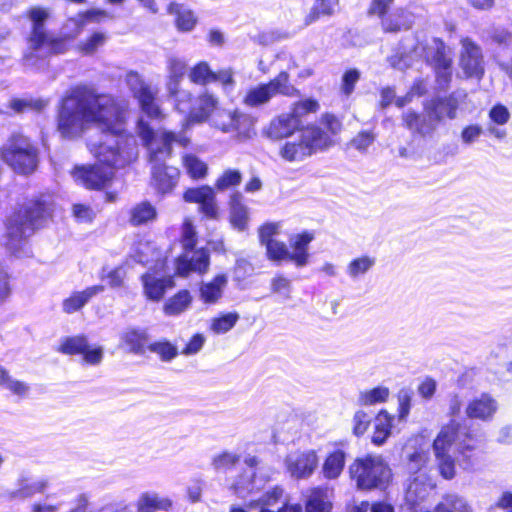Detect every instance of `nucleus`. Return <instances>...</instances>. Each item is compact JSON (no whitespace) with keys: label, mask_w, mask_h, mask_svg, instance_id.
I'll use <instances>...</instances> for the list:
<instances>
[{"label":"nucleus","mask_w":512,"mask_h":512,"mask_svg":"<svg viewBox=\"0 0 512 512\" xmlns=\"http://www.w3.org/2000/svg\"><path fill=\"white\" fill-rule=\"evenodd\" d=\"M122 113L123 99L77 89L63 98L57 129L63 138L75 139L91 124L100 127L102 123L122 119Z\"/></svg>","instance_id":"nucleus-1"},{"label":"nucleus","mask_w":512,"mask_h":512,"mask_svg":"<svg viewBox=\"0 0 512 512\" xmlns=\"http://www.w3.org/2000/svg\"><path fill=\"white\" fill-rule=\"evenodd\" d=\"M122 113L123 99L77 89L63 98L57 129L63 138L75 139L91 124L100 127L102 123L122 119Z\"/></svg>","instance_id":"nucleus-2"},{"label":"nucleus","mask_w":512,"mask_h":512,"mask_svg":"<svg viewBox=\"0 0 512 512\" xmlns=\"http://www.w3.org/2000/svg\"><path fill=\"white\" fill-rule=\"evenodd\" d=\"M128 114V102L123 100L122 119L102 123L99 127L101 132L96 137H90L87 142L89 151L99 163L113 170L125 167L138 155L135 139L124 129Z\"/></svg>","instance_id":"nucleus-3"},{"label":"nucleus","mask_w":512,"mask_h":512,"mask_svg":"<svg viewBox=\"0 0 512 512\" xmlns=\"http://www.w3.org/2000/svg\"><path fill=\"white\" fill-rule=\"evenodd\" d=\"M136 132L148 148L150 162L153 163V187L161 194L170 193L176 186L180 173L177 168L162 165L160 162L170 156L172 143L186 146L189 143L188 138L182 134L177 135L169 131H163L156 135L143 119L138 120Z\"/></svg>","instance_id":"nucleus-4"},{"label":"nucleus","mask_w":512,"mask_h":512,"mask_svg":"<svg viewBox=\"0 0 512 512\" xmlns=\"http://www.w3.org/2000/svg\"><path fill=\"white\" fill-rule=\"evenodd\" d=\"M455 444L459 453L465 454L475 449L473 437L462 428L461 424L451 420L442 426L433 441V453L440 475L445 479H453L456 475L455 460L450 455V449Z\"/></svg>","instance_id":"nucleus-5"},{"label":"nucleus","mask_w":512,"mask_h":512,"mask_svg":"<svg viewBox=\"0 0 512 512\" xmlns=\"http://www.w3.org/2000/svg\"><path fill=\"white\" fill-rule=\"evenodd\" d=\"M32 22V32L28 40V49L24 55L25 64L39 67L50 54H59L66 51L67 46L62 38H52L47 35L44 22L49 18L50 12L46 8L32 7L27 12Z\"/></svg>","instance_id":"nucleus-6"},{"label":"nucleus","mask_w":512,"mask_h":512,"mask_svg":"<svg viewBox=\"0 0 512 512\" xmlns=\"http://www.w3.org/2000/svg\"><path fill=\"white\" fill-rule=\"evenodd\" d=\"M51 215V207L46 200L30 201L23 211L13 215L7 224L6 245L17 253L25 239Z\"/></svg>","instance_id":"nucleus-7"},{"label":"nucleus","mask_w":512,"mask_h":512,"mask_svg":"<svg viewBox=\"0 0 512 512\" xmlns=\"http://www.w3.org/2000/svg\"><path fill=\"white\" fill-rule=\"evenodd\" d=\"M332 145L328 133L316 126H308L301 130L297 139L285 142L279 154L287 162H299L318 150Z\"/></svg>","instance_id":"nucleus-8"},{"label":"nucleus","mask_w":512,"mask_h":512,"mask_svg":"<svg viewBox=\"0 0 512 512\" xmlns=\"http://www.w3.org/2000/svg\"><path fill=\"white\" fill-rule=\"evenodd\" d=\"M351 478L359 489H382L391 479V470L381 456L367 455L349 467Z\"/></svg>","instance_id":"nucleus-9"},{"label":"nucleus","mask_w":512,"mask_h":512,"mask_svg":"<svg viewBox=\"0 0 512 512\" xmlns=\"http://www.w3.org/2000/svg\"><path fill=\"white\" fill-rule=\"evenodd\" d=\"M276 95L299 97L300 91L290 82L287 70L281 71L267 83L250 87L242 98V103L250 108L267 105Z\"/></svg>","instance_id":"nucleus-10"},{"label":"nucleus","mask_w":512,"mask_h":512,"mask_svg":"<svg viewBox=\"0 0 512 512\" xmlns=\"http://www.w3.org/2000/svg\"><path fill=\"white\" fill-rule=\"evenodd\" d=\"M2 160L19 174L32 173L38 163L37 149L29 139L21 134H14L1 151Z\"/></svg>","instance_id":"nucleus-11"},{"label":"nucleus","mask_w":512,"mask_h":512,"mask_svg":"<svg viewBox=\"0 0 512 512\" xmlns=\"http://www.w3.org/2000/svg\"><path fill=\"white\" fill-rule=\"evenodd\" d=\"M210 126L238 140H247L255 135V119L239 109L220 108L214 112Z\"/></svg>","instance_id":"nucleus-12"},{"label":"nucleus","mask_w":512,"mask_h":512,"mask_svg":"<svg viewBox=\"0 0 512 512\" xmlns=\"http://www.w3.org/2000/svg\"><path fill=\"white\" fill-rule=\"evenodd\" d=\"M283 465L291 478L308 479L316 471L319 457L314 449L294 450L286 454Z\"/></svg>","instance_id":"nucleus-13"},{"label":"nucleus","mask_w":512,"mask_h":512,"mask_svg":"<svg viewBox=\"0 0 512 512\" xmlns=\"http://www.w3.org/2000/svg\"><path fill=\"white\" fill-rule=\"evenodd\" d=\"M125 83L133 97L138 100L143 113L151 118H157L160 116V109L155 103L156 92L148 83L145 82L138 72H127L125 75Z\"/></svg>","instance_id":"nucleus-14"},{"label":"nucleus","mask_w":512,"mask_h":512,"mask_svg":"<svg viewBox=\"0 0 512 512\" xmlns=\"http://www.w3.org/2000/svg\"><path fill=\"white\" fill-rule=\"evenodd\" d=\"M57 351L66 355L80 354L83 362L92 366L99 365L104 357L103 347L90 346L88 338L83 334L63 338Z\"/></svg>","instance_id":"nucleus-15"},{"label":"nucleus","mask_w":512,"mask_h":512,"mask_svg":"<svg viewBox=\"0 0 512 512\" xmlns=\"http://www.w3.org/2000/svg\"><path fill=\"white\" fill-rule=\"evenodd\" d=\"M74 180L87 189L100 190L105 188L114 176V170L101 163L95 165L76 166L72 171Z\"/></svg>","instance_id":"nucleus-16"},{"label":"nucleus","mask_w":512,"mask_h":512,"mask_svg":"<svg viewBox=\"0 0 512 512\" xmlns=\"http://www.w3.org/2000/svg\"><path fill=\"white\" fill-rule=\"evenodd\" d=\"M219 109V99L212 93L204 91L194 100L191 110L185 117L184 126L210 122L212 115Z\"/></svg>","instance_id":"nucleus-17"},{"label":"nucleus","mask_w":512,"mask_h":512,"mask_svg":"<svg viewBox=\"0 0 512 512\" xmlns=\"http://www.w3.org/2000/svg\"><path fill=\"white\" fill-rule=\"evenodd\" d=\"M426 58L434 65L439 84L444 87L451 79L452 60L447 53V48L439 39H434L426 52Z\"/></svg>","instance_id":"nucleus-18"},{"label":"nucleus","mask_w":512,"mask_h":512,"mask_svg":"<svg viewBox=\"0 0 512 512\" xmlns=\"http://www.w3.org/2000/svg\"><path fill=\"white\" fill-rule=\"evenodd\" d=\"M47 487V479H33L28 474L23 473L17 479L16 488L6 490L2 493V497L8 501L25 500L43 493Z\"/></svg>","instance_id":"nucleus-19"},{"label":"nucleus","mask_w":512,"mask_h":512,"mask_svg":"<svg viewBox=\"0 0 512 512\" xmlns=\"http://www.w3.org/2000/svg\"><path fill=\"white\" fill-rule=\"evenodd\" d=\"M209 265L210 258L207 250H185V253L176 260V271L181 276H187L191 272L203 274L208 271Z\"/></svg>","instance_id":"nucleus-20"},{"label":"nucleus","mask_w":512,"mask_h":512,"mask_svg":"<svg viewBox=\"0 0 512 512\" xmlns=\"http://www.w3.org/2000/svg\"><path fill=\"white\" fill-rule=\"evenodd\" d=\"M461 43V68L468 77L480 78L484 73L483 59L480 48L468 38L463 39Z\"/></svg>","instance_id":"nucleus-21"},{"label":"nucleus","mask_w":512,"mask_h":512,"mask_svg":"<svg viewBox=\"0 0 512 512\" xmlns=\"http://www.w3.org/2000/svg\"><path fill=\"white\" fill-rule=\"evenodd\" d=\"M459 106V101L454 95L445 98L433 99L425 104V112L434 122L441 121L444 117L454 119Z\"/></svg>","instance_id":"nucleus-22"},{"label":"nucleus","mask_w":512,"mask_h":512,"mask_svg":"<svg viewBox=\"0 0 512 512\" xmlns=\"http://www.w3.org/2000/svg\"><path fill=\"white\" fill-rule=\"evenodd\" d=\"M300 128L298 120L289 113H283L274 118L264 133L267 137L273 140H279L290 137L296 130Z\"/></svg>","instance_id":"nucleus-23"},{"label":"nucleus","mask_w":512,"mask_h":512,"mask_svg":"<svg viewBox=\"0 0 512 512\" xmlns=\"http://www.w3.org/2000/svg\"><path fill=\"white\" fill-rule=\"evenodd\" d=\"M498 409L497 402L488 394L472 399L465 408V414L470 419L490 420Z\"/></svg>","instance_id":"nucleus-24"},{"label":"nucleus","mask_w":512,"mask_h":512,"mask_svg":"<svg viewBox=\"0 0 512 512\" xmlns=\"http://www.w3.org/2000/svg\"><path fill=\"white\" fill-rule=\"evenodd\" d=\"M103 285H93L82 291H74L62 301L61 307L64 313L73 314L81 310L93 297L102 293Z\"/></svg>","instance_id":"nucleus-25"},{"label":"nucleus","mask_w":512,"mask_h":512,"mask_svg":"<svg viewBox=\"0 0 512 512\" xmlns=\"http://www.w3.org/2000/svg\"><path fill=\"white\" fill-rule=\"evenodd\" d=\"M144 295L148 300L160 301L168 289L173 288L174 281L171 277H156L152 274H144L142 277Z\"/></svg>","instance_id":"nucleus-26"},{"label":"nucleus","mask_w":512,"mask_h":512,"mask_svg":"<svg viewBox=\"0 0 512 512\" xmlns=\"http://www.w3.org/2000/svg\"><path fill=\"white\" fill-rule=\"evenodd\" d=\"M105 16V11L92 9L86 11L83 14H79L77 17L70 18L63 26V37L65 39H74L81 33L87 22H97Z\"/></svg>","instance_id":"nucleus-27"},{"label":"nucleus","mask_w":512,"mask_h":512,"mask_svg":"<svg viewBox=\"0 0 512 512\" xmlns=\"http://www.w3.org/2000/svg\"><path fill=\"white\" fill-rule=\"evenodd\" d=\"M173 502L170 498L161 496L154 491L141 493L136 501L137 512L169 511Z\"/></svg>","instance_id":"nucleus-28"},{"label":"nucleus","mask_w":512,"mask_h":512,"mask_svg":"<svg viewBox=\"0 0 512 512\" xmlns=\"http://www.w3.org/2000/svg\"><path fill=\"white\" fill-rule=\"evenodd\" d=\"M258 463L259 460L255 456H250L245 459V464L248 466V468L241 475H239L232 484V489L238 496L244 497L246 494L251 493L256 488L254 483V469Z\"/></svg>","instance_id":"nucleus-29"},{"label":"nucleus","mask_w":512,"mask_h":512,"mask_svg":"<svg viewBox=\"0 0 512 512\" xmlns=\"http://www.w3.org/2000/svg\"><path fill=\"white\" fill-rule=\"evenodd\" d=\"M228 282L226 274H218L211 281L202 283L200 286V298L206 304L216 303L223 294Z\"/></svg>","instance_id":"nucleus-30"},{"label":"nucleus","mask_w":512,"mask_h":512,"mask_svg":"<svg viewBox=\"0 0 512 512\" xmlns=\"http://www.w3.org/2000/svg\"><path fill=\"white\" fill-rule=\"evenodd\" d=\"M249 221L247 206L243 203V196L234 193L230 198V222L232 226L240 231L246 229Z\"/></svg>","instance_id":"nucleus-31"},{"label":"nucleus","mask_w":512,"mask_h":512,"mask_svg":"<svg viewBox=\"0 0 512 512\" xmlns=\"http://www.w3.org/2000/svg\"><path fill=\"white\" fill-rule=\"evenodd\" d=\"M394 417L386 410H381L374 420V431L371 441L375 445H382L390 437Z\"/></svg>","instance_id":"nucleus-32"},{"label":"nucleus","mask_w":512,"mask_h":512,"mask_svg":"<svg viewBox=\"0 0 512 512\" xmlns=\"http://www.w3.org/2000/svg\"><path fill=\"white\" fill-rule=\"evenodd\" d=\"M346 454L342 450H335L327 455L325 458L321 472L324 478L332 480L337 479L345 466Z\"/></svg>","instance_id":"nucleus-33"},{"label":"nucleus","mask_w":512,"mask_h":512,"mask_svg":"<svg viewBox=\"0 0 512 512\" xmlns=\"http://www.w3.org/2000/svg\"><path fill=\"white\" fill-rule=\"evenodd\" d=\"M167 92L169 97L174 100V108L181 113L188 114L195 100L192 93L181 89L180 84L174 81L167 83Z\"/></svg>","instance_id":"nucleus-34"},{"label":"nucleus","mask_w":512,"mask_h":512,"mask_svg":"<svg viewBox=\"0 0 512 512\" xmlns=\"http://www.w3.org/2000/svg\"><path fill=\"white\" fill-rule=\"evenodd\" d=\"M413 23V16L405 9H396L387 17L382 19V26L386 32H398L402 29H409Z\"/></svg>","instance_id":"nucleus-35"},{"label":"nucleus","mask_w":512,"mask_h":512,"mask_svg":"<svg viewBox=\"0 0 512 512\" xmlns=\"http://www.w3.org/2000/svg\"><path fill=\"white\" fill-rule=\"evenodd\" d=\"M313 236L309 233H303L295 236L290 240V246L293 249L291 252V261L298 267L305 266L308 263V245L312 241Z\"/></svg>","instance_id":"nucleus-36"},{"label":"nucleus","mask_w":512,"mask_h":512,"mask_svg":"<svg viewBox=\"0 0 512 512\" xmlns=\"http://www.w3.org/2000/svg\"><path fill=\"white\" fill-rule=\"evenodd\" d=\"M376 264V258L370 255H361L353 258L346 266V274L351 280L364 277Z\"/></svg>","instance_id":"nucleus-37"},{"label":"nucleus","mask_w":512,"mask_h":512,"mask_svg":"<svg viewBox=\"0 0 512 512\" xmlns=\"http://www.w3.org/2000/svg\"><path fill=\"white\" fill-rule=\"evenodd\" d=\"M122 342L136 354H143L148 342V334L143 329L128 328L121 335Z\"/></svg>","instance_id":"nucleus-38"},{"label":"nucleus","mask_w":512,"mask_h":512,"mask_svg":"<svg viewBox=\"0 0 512 512\" xmlns=\"http://www.w3.org/2000/svg\"><path fill=\"white\" fill-rule=\"evenodd\" d=\"M49 101L42 98L22 97L12 98L9 101L8 108L15 114L25 112H40L48 106Z\"/></svg>","instance_id":"nucleus-39"},{"label":"nucleus","mask_w":512,"mask_h":512,"mask_svg":"<svg viewBox=\"0 0 512 512\" xmlns=\"http://www.w3.org/2000/svg\"><path fill=\"white\" fill-rule=\"evenodd\" d=\"M192 303V296L188 290H181L170 297L163 306L167 316H176L186 311Z\"/></svg>","instance_id":"nucleus-40"},{"label":"nucleus","mask_w":512,"mask_h":512,"mask_svg":"<svg viewBox=\"0 0 512 512\" xmlns=\"http://www.w3.org/2000/svg\"><path fill=\"white\" fill-rule=\"evenodd\" d=\"M332 503L327 489L314 488L306 503V512H330Z\"/></svg>","instance_id":"nucleus-41"},{"label":"nucleus","mask_w":512,"mask_h":512,"mask_svg":"<svg viewBox=\"0 0 512 512\" xmlns=\"http://www.w3.org/2000/svg\"><path fill=\"white\" fill-rule=\"evenodd\" d=\"M156 217V208L151 203L143 201L131 209L129 221L132 225L138 226L152 222Z\"/></svg>","instance_id":"nucleus-42"},{"label":"nucleus","mask_w":512,"mask_h":512,"mask_svg":"<svg viewBox=\"0 0 512 512\" xmlns=\"http://www.w3.org/2000/svg\"><path fill=\"white\" fill-rule=\"evenodd\" d=\"M403 122L405 126L414 132L419 133L420 135H427L434 131L435 124H433V120L427 121L425 118H422L420 115L413 111H407L402 116Z\"/></svg>","instance_id":"nucleus-43"},{"label":"nucleus","mask_w":512,"mask_h":512,"mask_svg":"<svg viewBox=\"0 0 512 512\" xmlns=\"http://www.w3.org/2000/svg\"><path fill=\"white\" fill-rule=\"evenodd\" d=\"M390 396V390L385 386H377L372 389L360 391L358 404L361 406H373L385 403Z\"/></svg>","instance_id":"nucleus-44"},{"label":"nucleus","mask_w":512,"mask_h":512,"mask_svg":"<svg viewBox=\"0 0 512 512\" xmlns=\"http://www.w3.org/2000/svg\"><path fill=\"white\" fill-rule=\"evenodd\" d=\"M168 11L171 14H176V25L177 28L181 31H191L196 25V17L193 12L183 5L177 3H171L169 5Z\"/></svg>","instance_id":"nucleus-45"},{"label":"nucleus","mask_w":512,"mask_h":512,"mask_svg":"<svg viewBox=\"0 0 512 512\" xmlns=\"http://www.w3.org/2000/svg\"><path fill=\"white\" fill-rule=\"evenodd\" d=\"M160 252L150 242L140 241L134 248L132 258L142 265H148L159 258Z\"/></svg>","instance_id":"nucleus-46"},{"label":"nucleus","mask_w":512,"mask_h":512,"mask_svg":"<svg viewBox=\"0 0 512 512\" xmlns=\"http://www.w3.org/2000/svg\"><path fill=\"white\" fill-rule=\"evenodd\" d=\"M182 163L187 174L193 179L204 178L207 174V164L194 154L183 155Z\"/></svg>","instance_id":"nucleus-47"},{"label":"nucleus","mask_w":512,"mask_h":512,"mask_svg":"<svg viewBox=\"0 0 512 512\" xmlns=\"http://www.w3.org/2000/svg\"><path fill=\"white\" fill-rule=\"evenodd\" d=\"M300 436L299 421L296 418L290 419L279 428L274 434L275 443L289 444L295 442Z\"/></svg>","instance_id":"nucleus-48"},{"label":"nucleus","mask_w":512,"mask_h":512,"mask_svg":"<svg viewBox=\"0 0 512 512\" xmlns=\"http://www.w3.org/2000/svg\"><path fill=\"white\" fill-rule=\"evenodd\" d=\"M435 512H472V509L465 499L451 494L443 497Z\"/></svg>","instance_id":"nucleus-49"},{"label":"nucleus","mask_w":512,"mask_h":512,"mask_svg":"<svg viewBox=\"0 0 512 512\" xmlns=\"http://www.w3.org/2000/svg\"><path fill=\"white\" fill-rule=\"evenodd\" d=\"M430 488L431 486L429 484L424 483L419 477H416L409 483L405 499L410 505L414 506L428 496Z\"/></svg>","instance_id":"nucleus-50"},{"label":"nucleus","mask_w":512,"mask_h":512,"mask_svg":"<svg viewBox=\"0 0 512 512\" xmlns=\"http://www.w3.org/2000/svg\"><path fill=\"white\" fill-rule=\"evenodd\" d=\"M283 493L284 490L281 487L276 486L264 493L258 500L250 501L247 504V507L250 509H262V507H267L270 509L279 502V500L283 497Z\"/></svg>","instance_id":"nucleus-51"},{"label":"nucleus","mask_w":512,"mask_h":512,"mask_svg":"<svg viewBox=\"0 0 512 512\" xmlns=\"http://www.w3.org/2000/svg\"><path fill=\"white\" fill-rule=\"evenodd\" d=\"M214 71L207 62H199L193 66L188 74L190 81L197 85H206L213 82Z\"/></svg>","instance_id":"nucleus-52"},{"label":"nucleus","mask_w":512,"mask_h":512,"mask_svg":"<svg viewBox=\"0 0 512 512\" xmlns=\"http://www.w3.org/2000/svg\"><path fill=\"white\" fill-rule=\"evenodd\" d=\"M238 320L239 314L236 312L223 314L220 317L212 319L210 329L215 334H223L230 331Z\"/></svg>","instance_id":"nucleus-53"},{"label":"nucleus","mask_w":512,"mask_h":512,"mask_svg":"<svg viewBox=\"0 0 512 512\" xmlns=\"http://www.w3.org/2000/svg\"><path fill=\"white\" fill-rule=\"evenodd\" d=\"M107 40V36L103 32H95L89 38L78 43V50L85 55L94 54L102 47Z\"/></svg>","instance_id":"nucleus-54"},{"label":"nucleus","mask_w":512,"mask_h":512,"mask_svg":"<svg viewBox=\"0 0 512 512\" xmlns=\"http://www.w3.org/2000/svg\"><path fill=\"white\" fill-rule=\"evenodd\" d=\"M266 254L269 260L279 262L291 260V252L284 242L278 240L270 241L266 245Z\"/></svg>","instance_id":"nucleus-55"},{"label":"nucleus","mask_w":512,"mask_h":512,"mask_svg":"<svg viewBox=\"0 0 512 512\" xmlns=\"http://www.w3.org/2000/svg\"><path fill=\"white\" fill-rule=\"evenodd\" d=\"M319 109V103L311 98L304 99L298 102H295L292 107L290 113L294 116L296 120H298L299 125L302 124V118L309 113H315Z\"/></svg>","instance_id":"nucleus-56"},{"label":"nucleus","mask_w":512,"mask_h":512,"mask_svg":"<svg viewBox=\"0 0 512 512\" xmlns=\"http://www.w3.org/2000/svg\"><path fill=\"white\" fill-rule=\"evenodd\" d=\"M148 350L157 354L165 362L171 361L178 355L177 347L166 340L150 344Z\"/></svg>","instance_id":"nucleus-57"},{"label":"nucleus","mask_w":512,"mask_h":512,"mask_svg":"<svg viewBox=\"0 0 512 512\" xmlns=\"http://www.w3.org/2000/svg\"><path fill=\"white\" fill-rule=\"evenodd\" d=\"M241 180L242 174L239 170L227 169L216 180L215 188L218 191H224L239 185L241 183Z\"/></svg>","instance_id":"nucleus-58"},{"label":"nucleus","mask_w":512,"mask_h":512,"mask_svg":"<svg viewBox=\"0 0 512 512\" xmlns=\"http://www.w3.org/2000/svg\"><path fill=\"white\" fill-rule=\"evenodd\" d=\"M214 189L210 186H201L198 188H190L184 193V200L189 203H198L201 205L207 199H211Z\"/></svg>","instance_id":"nucleus-59"},{"label":"nucleus","mask_w":512,"mask_h":512,"mask_svg":"<svg viewBox=\"0 0 512 512\" xmlns=\"http://www.w3.org/2000/svg\"><path fill=\"white\" fill-rule=\"evenodd\" d=\"M168 81L167 83L176 82L180 84V81L187 72L186 63L176 57H171L168 60Z\"/></svg>","instance_id":"nucleus-60"},{"label":"nucleus","mask_w":512,"mask_h":512,"mask_svg":"<svg viewBox=\"0 0 512 512\" xmlns=\"http://www.w3.org/2000/svg\"><path fill=\"white\" fill-rule=\"evenodd\" d=\"M181 243L185 250H193L197 243L196 230L190 219H185L183 223Z\"/></svg>","instance_id":"nucleus-61"},{"label":"nucleus","mask_w":512,"mask_h":512,"mask_svg":"<svg viewBox=\"0 0 512 512\" xmlns=\"http://www.w3.org/2000/svg\"><path fill=\"white\" fill-rule=\"evenodd\" d=\"M271 291L284 299L291 297V281L283 275H276L271 280Z\"/></svg>","instance_id":"nucleus-62"},{"label":"nucleus","mask_w":512,"mask_h":512,"mask_svg":"<svg viewBox=\"0 0 512 512\" xmlns=\"http://www.w3.org/2000/svg\"><path fill=\"white\" fill-rule=\"evenodd\" d=\"M352 430L355 436H362L370 425V416L363 410H358L352 418Z\"/></svg>","instance_id":"nucleus-63"},{"label":"nucleus","mask_w":512,"mask_h":512,"mask_svg":"<svg viewBox=\"0 0 512 512\" xmlns=\"http://www.w3.org/2000/svg\"><path fill=\"white\" fill-rule=\"evenodd\" d=\"M374 140L375 134L373 132L361 131L350 141L349 145L359 152H365Z\"/></svg>","instance_id":"nucleus-64"}]
</instances>
